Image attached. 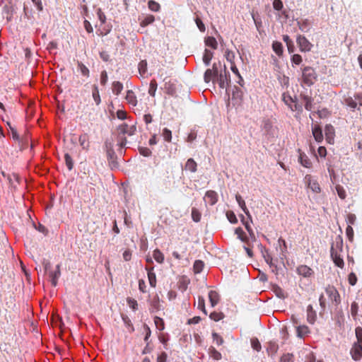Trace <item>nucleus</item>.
Segmentation results:
<instances>
[{
    "mask_svg": "<svg viewBox=\"0 0 362 362\" xmlns=\"http://www.w3.org/2000/svg\"><path fill=\"white\" fill-rule=\"evenodd\" d=\"M302 78L305 84L312 86L317 79V74L313 68L305 66L302 69Z\"/></svg>",
    "mask_w": 362,
    "mask_h": 362,
    "instance_id": "obj_1",
    "label": "nucleus"
},
{
    "mask_svg": "<svg viewBox=\"0 0 362 362\" xmlns=\"http://www.w3.org/2000/svg\"><path fill=\"white\" fill-rule=\"evenodd\" d=\"M352 98L350 95H346L344 98L345 105L350 107L352 110L357 108L358 105L362 106V93H356Z\"/></svg>",
    "mask_w": 362,
    "mask_h": 362,
    "instance_id": "obj_2",
    "label": "nucleus"
},
{
    "mask_svg": "<svg viewBox=\"0 0 362 362\" xmlns=\"http://www.w3.org/2000/svg\"><path fill=\"white\" fill-rule=\"evenodd\" d=\"M325 293L332 303L338 305L341 302L340 295L334 286L328 285L325 288Z\"/></svg>",
    "mask_w": 362,
    "mask_h": 362,
    "instance_id": "obj_3",
    "label": "nucleus"
},
{
    "mask_svg": "<svg viewBox=\"0 0 362 362\" xmlns=\"http://www.w3.org/2000/svg\"><path fill=\"white\" fill-rule=\"evenodd\" d=\"M218 68L216 65V64H213L212 69H208L204 73V81L206 83H209L210 81H212L213 83H215L216 78L218 76Z\"/></svg>",
    "mask_w": 362,
    "mask_h": 362,
    "instance_id": "obj_4",
    "label": "nucleus"
},
{
    "mask_svg": "<svg viewBox=\"0 0 362 362\" xmlns=\"http://www.w3.org/2000/svg\"><path fill=\"white\" fill-rule=\"evenodd\" d=\"M305 182L308 188H310L315 193H320L321 188L317 181L310 175H307L305 177Z\"/></svg>",
    "mask_w": 362,
    "mask_h": 362,
    "instance_id": "obj_5",
    "label": "nucleus"
},
{
    "mask_svg": "<svg viewBox=\"0 0 362 362\" xmlns=\"http://www.w3.org/2000/svg\"><path fill=\"white\" fill-rule=\"evenodd\" d=\"M331 257L335 264L339 268H343L344 266V262L343 259L341 257V255L339 254L338 251L334 248L332 245L330 249Z\"/></svg>",
    "mask_w": 362,
    "mask_h": 362,
    "instance_id": "obj_6",
    "label": "nucleus"
},
{
    "mask_svg": "<svg viewBox=\"0 0 362 362\" xmlns=\"http://www.w3.org/2000/svg\"><path fill=\"white\" fill-rule=\"evenodd\" d=\"M296 272L298 275L305 278H309L314 274L313 270L310 267L305 264L299 265L296 269Z\"/></svg>",
    "mask_w": 362,
    "mask_h": 362,
    "instance_id": "obj_7",
    "label": "nucleus"
},
{
    "mask_svg": "<svg viewBox=\"0 0 362 362\" xmlns=\"http://www.w3.org/2000/svg\"><path fill=\"white\" fill-rule=\"evenodd\" d=\"M297 43L301 52L310 51L312 47V44L304 36L299 35Z\"/></svg>",
    "mask_w": 362,
    "mask_h": 362,
    "instance_id": "obj_8",
    "label": "nucleus"
},
{
    "mask_svg": "<svg viewBox=\"0 0 362 362\" xmlns=\"http://www.w3.org/2000/svg\"><path fill=\"white\" fill-rule=\"evenodd\" d=\"M300 99L304 104V107L306 110H313L314 107V100L311 96L305 94H300Z\"/></svg>",
    "mask_w": 362,
    "mask_h": 362,
    "instance_id": "obj_9",
    "label": "nucleus"
},
{
    "mask_svg": "<svg viewBox=\"0 0 362 362\" xmlns=\"http://www.w3.org/2000/svg\"><path fill=\"white\" fill-rule=\"evenodd\" d=\"M228 77H229V74H228V72H227L226 68L225 67L224 74L221 73L219 74V76H217L216 80V81H217V83H218L219 87L221 88H224L225 87H226L228 86V82H229Z\"/></svg>",
    "mask_w": 362,
    "mask_h": 362,
    "instance_id": "obj_10",
    "label": "nucleus"
},
{
    "mask_svg": "<svg viewBox=\"0 0 362 362\" xmlns=\"http://www.w3.org/2000/svg\"><path fill=\"white\" fill-rule=\"evenodd\" d=\"M204 201L206 203L212 206L214 205L218 201V194L215 191L209 190L206 192L204 196Z\"/></svg>",
    "mask_w": 362,
    "mask_h": 362,
    "instance_id": "obj_11",
    "label": "nucleus"
},
{
    "mask_svg": "<svg viewBox=\"0 0 362 362\" xmlns=\"http://www.w3.org/2000/svg\"><path fill=\"white\" fill-rule=\"evenodd\" d=\"M325 139L329 144H333L335 135L334 128L332 124H327L325 128Z\"/></svg>",
    "mask_w": 362,
    "mask_h": 362,
    "instance_id": "obj_12",
    "label": "nucleus"
},
{
    "mask_svg": "<svg viewBox=\"0 0 362 362\" xmlns=\"http://www.w3.org/2000/svg\"><path fill=\"white\" fill-rule=\"evenodd\" d=\"M352 358L354 361H358L362 357V344H354L351 350Z\"/></svg>",
    "mask_w": 362,
    "mask_h": 362,
    "instance_id": "obj_13",
    "label": "nucleus"
},
{
    "mask_svg": "<svg viewBox=\"0 0 362 362\" xmlns=\"http://www.w3.org/2000/svg\"><path fill=\"white\" fill-rule=\"evenodd\" d=\"M299 157L298 161L299 163L307 168H310L312 167V162L308 158V156L303 152H302L300 149L298 150Z\"/></svg>",
    "mask_w": 362,
    "mask_h": 362,
    "instance_id": "obj_14",
    "label": "nucleus"
},
{
    "mask_svg": "<svg viewBox=\"0 0 362 362\" xmlns=\"http://www.w3.org/2000/svg\"><path fill=\"white\" fill-rule=\"evenodd\" d=\"M164 89L165 93L168 95H173L176 92L175 84L170 79L167 81V78L164 79Z\"/></svg>",
    "mask_w": 362,
    "mask_h": 362,
    "instance_id": "obj_15",
    "label": "nucleus"
},
{
    "mask_svg": "<svg viewBox=\"0 0 362 362\" xmlns=\"http://www.w3.org/2000/svg\"><path fill=\"white\" fill-rule=\"evenodd\" d=\"M60 267L59 265H57L56 269L54 271L49 272V276L51 279V283L53 286H56L57 284L58 279L60 276Z\"/></svg>",
    "mask_w": 362,
    "mask_h": 362,
    "instance_id": "obj_16",
    "label": "nucleus"
},
{
    "mask_svg": "<svg viewBox=\"0 0 362 362\" xmlns=\"http://www.w3.org/2000/svg\"><path fill=\"white\" fill-rule=\"evenodd\" d=\"M313 135L315 140L320 143L323 140V134L320 127L318 124H315L312 127Z\"/></svg>",
    "mask_w": 362,
    "mask_h": 362,
    "instance_id": "obj_17",
    "label": "nucleus"
},
{
    "mask_svg": "<svg viewBox=\"0 0 362 362\" xmlns=\"http://www.w3.org/2000/svg\"><path fill=\"white\" fill-rule=\"evenodd\" d=\"M236 201L239 205V206L243 209L244 213L247 215L248 218L252 221V216L247 209L245 201L243 199L242 197L240 194L235 195Z\"/></svg>",
    "mask_w": 362,
    "mask_h": 362,
    "instance_id": "obj_18",
    "label": "nucleus"
},
{
    "mask_svg": "<svg viewBox=\"0 0 362 362\" xmlns=\"http://www.w3.org/2000/svg\"><path fill=\"white\" fill-rule=\"evenodd\" d=\"M118 129L120 133H122L123 134H127L131 136L134 134L136 128L134 126L129 127L128 124L124 123V124L119 125Z\"/></svg>",
    "mask_w": 362,
    "mask_h": 362,
    "instance_id": "obj_19",
    "label": "nucleus"
},
{
    "mask_svg": "<svg viewBox=\"0 0 362 362\" xmlns=\"http://www.w3.org/2000/svg\"><path fill=\"white\" fill-rule=\"evenodd\" d=\"M125 99L127 101V103L130 105H132V107H136V105H137V98H136V95H135V93H134L133 90H128L127 91Z\"/></svg>",
    "mask_w": 362,
    "mask_h": 362,
    "instance_id": "obj_20",
    "label": "nucleus"
},
{
    "mask_svg": "<svg viewBox=\"0 0 362 362\" xmlns=\"http://www.w3.org/2000/svg\"><path fill=\"white\" fill-rule=\"evenodd\" d=\"M92 97L95 105H100L101 103V98L100 95L98 86L96 84H93L92 86Z\"/></svg>",
    "mask_w": 362,
    "mask_h": 362,
    "instance_id": "obj_21",
    "label": "nucleus"
},
{
    "mask_svg": "<svg viewBox=\"0 0 362 362\" xmlns=\"http://www.w3.org/2000/svg\"><path fill=\"white\" fill-rule=\"evenodd\" d=\"M317 317L316 312L314 310L313 306L309 305L307 307V320L309 323L313 324Z\"/></svg>",
    "mask_w": 362,
    "mask_h": 362,
    "instance_id": "obj_22",
    "label": "nucleus"
},
{
    "mask_svg": "<svg viewBox=\"0 0 362 362\" xmlns=\"http://www.w3.org/2000/svg\"><path fill=\"white\" fill-rule=\"evenodd\" d=\"M77 68L83 76L86 78H89L90 70L83 63L77 61Z\"/></svg>",
    "mask_w": 362,
    "mask_h": 362,
    "instance_id": "obj_23",
    "label": "nucleus"
},
{
    "mask_svg": "<svg viewBox=\"0 0 362 362\" xmlns=\"http://www.w3.org/2000/svg\"><path fill=\"white\" fill-rule=\"evenodd\" d=\"M209 298L212 307L216 305L219 301V295L215 291H210L209 293Z\"/></svg>",
    "mask_w": 362,
    "mask_h": 362,
    "instance_id": "obj_24",
    "label": "nucleus"
},
{
    "mask_svg": "<svg viewBox=\"0 0 362 362\" xmlns=\"http://www.w3.org/2000/svg\"><path fill=\"white\" fill-rule=\"evenodd\" d=\"M148 271V279L149 281V284L151 286L155 288L156 286V274L153 272V268H146Z\"/></svg>",
    "mask_w": 362,
    "mask_h": 362,
    "instance_id": "obj_25",
    "label": "nucleus"
},
{
    "mask_svg": "<svg viewBox=\"0 0 362 362\" xmlns=\"http://www.w3.org/2000/svg\"><path fill=\"white\" fill-rule=\"evenodd\" d=\"M78 141L83 149H88L90 146V143L88 141V136L87 134H81L79 136Z\"/></svg>",
    "mask_w": 362,
    "mask_h": 362,
    "instance_id": "obj_26",
    "label": "nucleus"
},
{
    "mask_svg": "<svg viewBox=\"0 0 362 362\" xmlns=\"http://www.w3.org/2000/svg\"><path fill=\"white\" fill-rule=\"evenodd\" d=\"M297 336L303 338L310 332V329L306 325H299L296 327Z\"/></svg>",
    "mask_w": 362,
    "mask_h": 362,
    "instance_id": "obj_27",
    "label": "nucleus"
},
{
    "mask_svg": "<svg viewBox=\"0 0 362 362\" xmlns=\"http://www.w3.org/2000/svg\"><path fill=\"white\" fill-rule=\"evenodd\" d=\"M123 90V84L119 81H114L112 84V93L119 95Z\"/></svg>",
    "mask_w": 362,
    "mask_h": 362,
    "instance_id": "obj_28",
    "label": "nucleus"
},
{
    "mask_svg": "<svg viewBox=\"0 0 362 362\" xmlns=\"http://www.w3.org/2000/svg\"><path fill=\"white\" fill-rule=\"evenodd\" d=\"M197 163L194 160V159L189 158L185 163V168L186 170L194 173L197 171Z\"/></svg>",
    "mask_w": 362,
    "mask_h": 362,
    "instance_id": "obj_29",
    "label": "nucleus"
},
{
    "mask_svg": "<svg viewBox=\"0 0 362 362\" xmlns=\"http://www.w3.org/2000/svg\"><path fill=\"white\" fill-rule=\"evenodd\" d=\"M160 310V300L158 296H154L151 302L150 312L154 313Z\"/></svg>",
    "mask_w": 362,
    "mask_h": 362,
    "instance_id": "obj_30",
    "label": "nucleus"
},
{
    "mask_svg": "<svg viewBox=\"0 0 362 362\" xmlns=\"http://www.w3.org/2000/svg\"><path fill=\"white\" fill-rule=\"evenodd\" d=\"M279 349L278 344L274 341H269L267 348V351L269 354L274 355L276 354Z\"/></svg>",
    "mask_w": 362,
    "mask_h": 362,
    "instance_id": "obj_31",
    "label": "nucleus"
},
{
    "mask_svg": "<svg viewBox=\"0 0 362 362\" xmlns=\"http://www.w3.org/2000/svg\"><path fill=\"white\" fill-rule=\"evenodd\" d=\"M209 355L211 358H212L214 360L218 361L221 359V354L213 346L209 347Z\"/></svg>",
    "mask_w": 362,
    "mask_h": 362,
    "instance_id": "obj_32",
    "label": "nucleus"
},
{
    "mask_svg": "<svg viewBox=\"0 0 362 362\" xmlns=\"http://www.w3.org/2000/svg\"><path fill=\"white\" fill-rule=\"evenodd\" d=\"M272 49L278 56H281L283 53V46L279 42H274L272 44Z\"/></svg>",
    "mask_w": 362,
    "mask_h": 362,
    "instance_id": "obj_33",
    "label": "nucleus"
},
{
    "mask_svg": "<svg viewBox=\"0 0 362 362\" xmlns=\"http://www.w3.org/2000/svg\"><path fill=\"white\" fill-rule=\"evenodd\" d=\"M138 69L139 74L141 76H144V75L147 72V62L146 60H141L138 65Z\"/></svg>",
    "mask_w": 362,
    "mask_h": 362,
    "instance_id": "obj_34",
    "label": "nucleus"
},
{
    "mask_svg": "<svg viewBox=\"0 0 362 362\" xmlns=\"http://www.w3.org/2000/svg\"><path fill=\"white\" fill-rule=\"evenodd\" d=\"M157 86H158V84H157L156 81L155 79H152L150 82L149 88H148V94L151 96H152V97L155 96L156 91L157 90Z\"/></svg>",
    "mask_w": 362,
    "mask_h": 362,
    "instance_id": "obj_35",
    "label": "nucleus"
},
{
    "mask_svg": "<svg viewBox=\"0 0 362 362\" xmlns=\"http://www.w3.org/2000/svg\"><path fill=\"white\" fill-rule=\"evenodd\" d=\"M154 323L158 330L163 331L165 329V322L162 318L158 316L154 317Z\"/></svg>",
    "mask_w": 362,
    "mask_h": 362,
    "instance_id": "obj_36",
    "label": "nucleus"
},
{
    "mask_svg": "<svg viewBox=\"0 0 362 362\" xmlns=\"http://www.w3.org/2000/svg\"><path fill=\"white\" fill-rule=\"evenodd\" d=\"M230 69L233 71V73L235 74L239 78V81H238V83L241 86H243V83H244V81H243V78L241 77V76H240V73L238 71V69L236 65L235 64V63L230 64Z\"/></svg>",
    "mask_w": 362,
    "mask_h": 362,
    "instance_id": "obj_37",
    "label": "nucleus"
},
{
    "mask_svg": "<svg viewBox=\"0 0 362 362\" xmlns=\"http://www.w3.org/2000/svg\"><path fill=\"white\" fill-rule=\"evenodd\" d=\"M204 264L202 260H196L193 265V269L194 273H200L204 268Z\"/></svg>",
    "mask_w": 362,
    "mask_h": 362,
    "instance_id": "obj_38",
    "label": "nucleus"
},
{
    "mask_svg": "<svg viewBox=\"0 0 362 362\" xmlns=\"http://www.w3.org/2000/svg\"><path fill=\"white\" fill-rule=\"evenodd\" d=\"M153 257L158 263H162L164 261L163 254L158 249L153 251Z\"/></svg>",
    "mask_w": 362,
    "mask_h": 362,
    "instance_id": "obj_39",
    "label": "nucleus"
},
{
    "mask_svg": "<svg viewBox=\"0 0 362 362\" xmlns=\"http://www.w3.org/2000/svg\"><path fill=\"white\" fill-rule=\"evenodd\" d=\"M335 188L339 198L341 199H345L346 197V193L344 188L340 185H337Z\"/></svg>",
    "mask_w": 362,
    "mask_h": 362,
    "instance_id": "obj_40",
    "label": "nucleus"
},
{
    "mask_svg": "<svg viewBox=\"0 0 362 362\" xmlns=\"http://www.w3.org/2000/svg\"><path fill=\"white\" fill-rule=\"evenodd\" d=\"M162 136L165 141H167V142L171 141L172 132L169 129L164 128L162 131Z\"/></svg>",
    "mask_w": 362,
    "mask_h": 362,
    "instance_id": "obj_41",
    "label": "nucleus"
},
{
    "mask_svg": "<svg viewBox=\"0 0 362 362\" xmlns=\"http://www.w3.org/2000/svg\"><path fill=\"white\" fill-rule=\"evenodd\" d=\"M205 44L206 46L210 47L213 49H216L217 42L214 37H208L205 40Z\"/></svg>",
    "mask_w": 362,
    "mask_h": 362,
    "instance_id": "obj_42",
    "label": "nucleus"
},
{
    "mask_svg": "<svg viewBox=\"0 0 362 362\" xmlns=\"http://www.w3.org/2000/svg\"><path fill=\"white\" fill-rule=\"evenodd\" d=\"M212 57H213V53L208 49H205L204 54L203 56V62L205 63L206 65L209 64Z\"/></svg>",
    "mask_w": 362,
    "mask_h": 362,
    "instance_id": "obj_43",
    "label": "nucleus"
},
{
    "mask_svg": "<svg viewBox=\"0 0 362 362\" xmlns=\"http://www.w3.org/2000/svg\"><path fill=\"white\" fill-rule=\"evenodd\" d=\"M273 291L276 296L280 298H284L286 297L284 291L279 286H274L273 287Z\"/></svg>",
    "mask_w": 362,
    "mask_h": 362,
    "instance_id": "obj_44",
    "label": "nucleus"
},
{
    "mask_svg": "<svg viewBox=\"0 0 362 362\" xmlns=\"http://www.w3.org/2000/svg\"><path fill=\"white\" fill-rule=\"evenodd\" d=\"M201 213L197 209H192V218L194 222H199L201 220Z\"/></svg>",
    "mask_w": 362,
    "mask_h": 362,
    "instance_id": "obj_45",
    "label": "nucleus"
},
{
    "mask_svg": "<svg viewBox=\"0 0 362 362\" xmlns=\"http://www.w3.org/2000/svg\"><path fill=\"white\" fill-rule=\"evenodd\" d=\"M251 346L252 347V349L257 351H260L261 349H262V346H261V344L259 342V341L258 340V339L257 338H252L251 339Z\"/></svg>",
    "mask_w": 362,
    "mask_h": 362,
    "instance_id": "obj_46",
    "label": "nucleus"
},
{
    "mask_svg": "<svg viewBox=\"0 0 362 362\" xmlns=\"http://www.w3.org/2000/svg\"><path fill=\"white\" fill-rule=\"evenodd\" d=\"M235 233L242 241L245 242L247 240L246 234L240 227L237 228Z\"/></svg>",
    "mask_w": 362,
    "mask_h": 362,
    "instance_id": "obj_47",
    "label": "nucleus"
},
{
    "mask_svg": "<svg viewBox=\"0 0 362 362\" xmlns=\"http://www.w3.org/2000/svg\"><path fill=\"white\" fill-rule=\"evenodd\" d=\"M290 109L293 112H298V113L303 112V107L298 104L296 100L292 105H289Z\"/></svg>",
    "mask_w": 362,
    "mask_h": 362,
    "instance_id": "obj_48",
    "label": "nucleus"
},
{
    "mask_svg": "<svg viewBox=\"0 0 362 362\" xmlns=\"http://www.w3.org/2000/svg\"><path fill=\"white\" fill-rule=\"evenodd\" d=\"M212 337H213L214 342H215L216 344V345L221 346L223 344V341H224L223 339L222 338V337H221L216 332L212 333Z\"/></svg>",
    "mask_w": 362,
    "mask_h": 362,
    "instance_id": "obj_49",
    "label": "nucleus"
},
{
    "mask_svg": "<svg viewBox=\"0 0 362 362\" xmlns=\"http://www.w3.org/2000/svg\"><path fill=\"white\" fill-rule=\"evenodd\" d=\"M144 329L145 331L144 341L147 344V346H148V344H149L148 339L151 337V331L150 327L146 324L144 325Z\"/></svg>",
    "mask_w": 362,
    "mask_h": 362,
    "instance_id": "obj_50",
    "label": "nucleus"
},
{
    "mask_svg": "<svg viewBox=\"0 0 362 362\" xmlns=\"http://www.w3.org/2000/svg\"><path fill=\"white\" fill-rule=\"evenodd\" d=\"M198 308L200 309L205 315L207 314L205 308V300L202 296H199L198 298Z\"/></svg>",
    "mask_w": 362,
    "mask_h": 362,
    "instance_id": "obj_51",
    "label": "nucleus"
},
{
    "mask_svg": "<svg viewBox=\"0 0 362 362\" xmlns=\"http://www.w3.org/2000/svg\"><path fill=\"white\" fill-rule=\"evenodd\" d=\"M64 159L66 165L69 170H72L74 166V163L72 160V158L71 156L69 153H65L64 155Z\"/></svg>",
    "mask_w": 362,
    "mask_h": 362,
    "instance_id": "obj_52",
    "label": "nucleus"
},
{
    "mask_svg": "<svg viewBox=\"0 0 362 362\" xmlns=\"http://www.w3.org/2000/svg\"><path fill=\"white\" fill-rule=\"evenodd\" d=\"M226 217L231 223H236L238 222L236 216L232 211H228L226 212Z\"/></svg>",
    "mask_w": 362,
    "mask_h": 362,
    "instance_id": "obj_53",
    "label": "nucleus"
},
{
    "mask_svg": "<svg viewBox=\"0 0 362 362\" xmlns=\"http://www.w3.org/2000/svg\"><path fill=\"white\" fill-rule=\"evenodd\" d=\"M148 4L149 9L153 11H158L160 8V4L158 2L153 0L149 1Z\"/></svg>",
    "mask_w": 362,
    "mask_h": 362,
    "instance_id": "obj_54",
    "label": "nucleus"
},
{
    "mask_svg": "<svg viewBox=\"0 0 362 362\" xmlns=\"http://www.w3.org/2000/svg\"><path fill=\"white\" fill-rule=\"evenodd\" d=\"M223 314L222 313L213 312L210 314L209 317L211 320L218 322L223 318Z\"/></svg>",
    "mask_w": 362,
    "mask_h": 362,
    "instance_id": "obj_55",
    "label": "nucleus"
},
{
    "mask_svg": "<svg viewBox=\"0 0 362 362\" xmlns=\"http://www.w3.org/2000/svg\"><path fill=\"white\" fill-rule=\"evenodd\" d=\"M127 302L129 306L133 310H136L138 309V303L137 301L132 298H127Z\"/></svg>",
    "mask_w": 362,
    "mask_h": 362,
    "instance_id": "obj_56",
    "label": "nucleus"
},
{
    "mask_svg": "<svg viewBox=\"0 0 362 362\" xmlns=\"http://www.w3.org/2000/svg\"><path fill=\"white\" fill-rule=\"evenodd\" d=\"M280 362H293V355L292 354H285L281 356Z\"/></svg>",
    "mask_w": 362,
    "mask_h": 362,
    "instance_id": "obj_57",
    "label": "nucleus"
},
{
    "mask_svg": "<svg viewBox=\"0 0 362 362\" xmlns=\"http://www.w3.org/2000/svg\"><path fill=\"white\" fill-rule=\"evenodd\" d=\"M356 216L354 214H349L346 216V221L348 223V226L354 225L356 222Z\"/></svg>",
    "mask_w": 362,
    "mask_h": 362,
    "instance_id": "obj_58",
    "label": "nucleus"
},
{
    "mask_svg": "<svg viewBox=\"0 0 362 362\" xmlns=\"http://www.w3.org/2000/svg\"><path fill=\"white\" fill-rule=\"evenodd\" d=\"M225 57L228 62H229L231 64H234V59H235V53L232 51L227 50L225 54Z\"/></svg>",
    "mask_w": 362,
    "mask_h": 362,
    "instance_id": "obj_59",
    "label": "nucleus"
},
{
    "mask_svg": "<svg viewBox=\"0 0 362 362\" xmlns=\"http://www.w3.org/2000/svg\"><path fill=\"white\" fill-rule=\"evenodd\" d=\"M242 222L243 225L245 226L246 230H247L248 233L251 237H255V233L253 230L252 229V227L250 226V223L247 221H244V217L242 216Z\"/></svg>",
    "mask_w": 362,
    "mask_h": 362,
    "instance_id": "obj_60",
    "label": "nucleus"
},
{
    "mask_svg": "<svg viewBox=\"0 0 362 362\" xmlns=\"http://www.w3.org/2000/svg\"><path fill=\"white\" fill-rule=\"evenodd\" d=\"M346 235L349 241L352 242L354 240V229L351 226H348L346 228Z\"/></svg>",
    "mask_w": 362,
    "mask_h": 362,
    "instance_id": "obj_61",
    "label": "nucleus"
},
{
    "mask_svg": "<svg viewBox=\"0 0 362 362\" xmlns=\"http://www.w3.org/2000/svg\"><path fill=\"white\" fill-rule=\"evenodd\" d=\"M356 337L358 342L356 344H362V328L357 327L355 329Z\"/></svg>",
    "mask_w": 362,
    "mask_h": 362,
    "instance_id": "obj_62",
    "label": "nucleus"
},
{
    "mask_svg": "<svg viewBox=\"0 0 362 362\" xmlns=\"http://www.w3.org/2000/svg\"><path fill=\"white\" fill-rule=\"evenodd\" d=\"M302 61V57L300 54H295L291 57V62L296 65H299Z\"/></svg>",
    "mask_w": 362,
    "mask_h": 362,
    "instance_id": "obj_63",
    "label": "nucleus"
},
{
    "mask_svg": "<svg viewBox=\"0 0 362 362\" xmlns=\"http://www.w3.org/2000/svg\"><path fill=\"white\" fill-rule=\"evenodd\" d=\"M108 76L106 71H103L100 74V84L105 86L107 82Z\"/></svg>",
    "mask_w": 362,
    "mask_h": 362,
    "instance_id": "obj_64",
    "label": "nucleus"
}]
</instances>
